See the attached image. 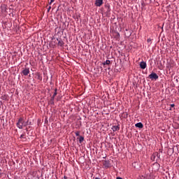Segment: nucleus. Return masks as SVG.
<instances>
[{
    "mask_svg": "<svg viewBox=\"0 0 179 179\" xmlns=\"http://www.w3.org/2000/svg\"><path fill=\"white\" fill-rule=\"evenodd\" d=\"M95 179H100V178H95Z\"/></svg>",
    "mask_w": 179,
    "mask_h": 179,
    "instance_id": "nucleus-26",
    "label": "nucleus"
},
{
    "mask_svg": "<svg viewBox=\"0 0 179 179\" xmlns=\"http://www.w3.org/2000/svg\"><path fill=\"white\" fill-rule=\"evenodd\" d=\"M36 78L38 80H43V76H41V74L40 73H36Z\"/></svg>",
    "mask_w": 179,
    "mask_h": 179,
    "instance_id": "nucleus-8",
    "label": "nucleus"
},
{
    "mask_svg": "<svg viewBox=\"0 0 179 179\" xmlns=\"http://www.w3.org/2000/svg\"><path fill=\"white\" fill-rule=\"evenodd\" d=\"M24 136H25L24 134H22V135L20 136V138H25Z\"/></svg>",
    "mask_w": 179,
    "mask_h": 179,
    "instance_id": "nucleus-21",
    "label": "nucleus"
},
{
    "mask_svg": "<svg viewBox=\"0 0 179 179\" xmlns=\"http://www.w3.org/2000/svg\"><path fill=\"white\" fill-rule=\"evenodd\" d=\"M146 66H147L146 62H141L140 63V68H141V69H146Z\"/></svg>",
    "mask_w": 179,
    "mask_h": 179,
    "instance_id": "nucleus-4",
    "label": "nucleus"
},
{
    "mask_svg": "<svg viewBox=\"0 0 179 179\" xmlns=\"http://www.w3.org/2000/svg\"><path fill=\"white\" fill-rule=\"evenodd\" d=\"M76 135L77 136H80V131L76 132Z\"/></svg>",
    "mask_w": 179,
    "mask_h": 179,
    "instance_id": "nucleus-18",
    "label": "nucleus"
},
{
    "mask_svg": "<svg viewBox=\"0 0 179 179\" xmlns=\"http://www.w3.org/2000/svg\"><path fill=\"white\" fill-rule=\"evenodd\" d=\"M95 5L96 6H101L103 5V0H96Z\"/></svg>",
    "mask_w": 179,
    "mask_h": 179,
    "instance_id": "nucleus-5",
    "label": "nucleus"
},
{
    "mask_svg": "<svg viewBox=\"0 0 179 179\" xmlns=\"http://www.w3.org/2000/svg\"><path fill=\"white\" fill-rule=\"evenodd\" d=\"M55 0H50V2L49 3V5H51V3H52V2H54Z\"/></svg>",
    "mask_w": 179,
    "mask_h": 179,
    "instance_id": "nucleus-20",
    "label": "nucleus"
},
{
    "mask_svg": "<svg viewBox=\"0 0 179 179\" xmlns=\"http://www.w3.org/2000/svg\"><path fill=\"white\" fill-rule=\"evenodd\" d=\"M57 41H58V45L59 47L64 46V41L62 40L61 39L59 40L58 38H57Z\"/></svg>",
    "mask_w": 179,
    "mask_h": 179,
    "instance_id": "nucleus-6",
    "label": "nucleus"
},
{
    "mask_svg": "<svg viewBox=\"0 0 179 179\" xmlns=\"http://www.w3.org/2000/svg\"><path fill=\"white\" fill-rule=\"evenodd\" d=\"M111 64V62L110 60H106L103 63V65H110Z\"/></svg>",
    "mask_w": 179,
    "mask_h": 179,
    "instance_id": "nucleus-15",
    "label": "nucleus"
},
{
    "mask_svg": "<svg viewBox=\"0 0 179 179\" xmlns=\"http://www.w3.org/2000/svg\"><path fill=\"white\" fill-rule=\"evenodd\" d=\"M135 127H136V128H143V124L138 122L135 124Z\"/></svg>",
    "mask_w": 179,
    "mask_h": 179,
    "instance_id": "nucleus-7",
    "label": "nucleus"
},
{
    "mask_svg": "<svg viewBox=\"0 0 179 179\" xmlns=\"http://www.w3.org/2000/svg\"><path fill=\"white\" fill-rule=\"evenodd\" d=\"M55 99V96L52 95V96L50 99V104H54V99Z\"/></svg>",
    "mask_w": 179,
    "mask_h": 179,
    "instance_id": "nucleus-16",
    "label": "nucleus"
},
{
    "mask_svg": "<svg viewBox=\"0 0 179 179\" xmlns=\"http://www.w3.org/2000/svg\"><path fill=\"white\" fill-rule=\"evenodd\" d=\"M111 11V9L110 8V4H106V14L108 15L110 12Z\"/></svg>",
    "mask_w": 179,
    "mask_h": 179,
    "instance_id": "nucleus-9",
    "label": "nucleus"
},
{
    "mask_svg": "<svg viewBox=\"0 0 179 179\" xmlns=\"http://www.w3.org/2000/svg\"><path fill=\"white\" fill-rule=\"evenodd\" d=\"M154 167H157V170H159V169H160V164L157 162H155L154 164H153Z\"/></svg>",
    "mask_w": 179,
    "mask_h": 179,
    "instance_id": "nucleus-12",
    "label": "nucleus"
},
{
    "mask_svg": "<svg viewBox=\"0 0 179 179\" xmlns=\"http://www.w3.org/2000/svg\"><path fill=\"white\" fill-rule=\"evenodd\" d=\"M83 141H85V137L80 136V138H79V143H82V142H83Z\"/></svg>",
    "mask_w": 179,
    "mask_h": 179,
    "instance_id": "nucleus-14",
    "label": "nucleus"
},
{
    "mask_svg": "<svg viewBox=\"0 0 179 179\" xmlns=\"http://www.w3.org/2000/svg\"><path fill=\"white\" fill-rule=\"evenodd\" d=\"M176 106V105L174 104V103H172V104H171V107H175Z\"/></svg>",
    "mask_w": 179,
    "mask_h": 179,
    "instance_id": "nucleus-22",
    "label": "nucleus"
},
{
    "mask_svg": "<svg viewBox=\"0 0 179 179\" xmlns=\"http://www.w3.org/2000/svg\"><path fill=\"white\" fill-rule=\"evenodd\" d=\"M147 41H148V43H150L152 41V40L151 39H148Z\"/></svg>",
    "mask_w": 179,
    "mask_h": 179,
    "instance_id": "nucleus-23",
    "label": "nucleus"
},
{
    "mask_svg": "<svg viewBox=\"0 0 179 179\" xmlns=\"http://www.w3.org/2000/svg\"><path fill=\"white\" fill-rule=\"evenodd\" d=\"M0 108H1V105H0Z\"/></svg>",
    "mask_w": 179,
    "mask_h": 179,
    "instance_id": "nucleus-27",
    "label": "nucleus"
},
{
    "mask_svg": "<svg viewBox=\"0 0 179 179\" xmlns=\"http://www.w3.org/2000/svg\"><path fill=\"white\" fill-rule=\"evenodd\" d=\"M116 179H122L121 177H117Z\"/></svg>",
    "mask_w": 179,
    "mask_h": 179,
    "instance_id": "nucleus-25",
    "label": "nucleus"
},
{
    "mask_svg": "<svg viewBox=\"0 0 179 179\" xmlns=\"http://www.w3.org/2000/svg\"><path fill=\"white\" fill-rule=\"evenodd\" d=\"M148 78L151 79V80H157L159 79V76L155 72L151 73L149 76Z\"/></svg>",
    "mask_w": 179,
    "mask_h": 179,
    "instance_id": "nucleus-2",
    "label": "nucleus"
},
{
    "mask_svg": "<svg viewBox=\"0 0 179 179\" xmlns=\"http://www.w3.org/2000/svg\"><path fill=\"white\" fill-rule=\"evenodd\" d=\"M156 156H157V157H160V155H159V153L156 152L155 154L152 155L151 157L152 160H155V159L156 158Z\"/></svg>",
    "mask_w": 179,
    "mask_h": 179,
    "instance_id": "nucleus-10",
    "label": "nucleus"
},
{
    "mask_svg": "<svg viewBox=\"0 0 179 179\" xmlns=\"http://www.w3.org/2000/svg\"><path fill=\"white\" fill-rule=\"evenodd\" d=\"M104 167H110V164L107 161H104L103 162Z\"/></svg>",
    "mask_w": 179,
    "mask_h": 179,
    "instance_id": "nucleus-13",
    "label": "nucleus"
},
{
    "mask_svg": "<svg viewBox=\"0 0 179 179\" xmlns=\"http://www.w3.org/2000/svg\"><path fill=\"white\" fill-rule=\"evenodd\" d=\"M30 73V69L29 68H25L23 71H22V74L24 76H27V75H29Z\"/></svg>",
    "mask_w": 179,
    "mask_h": 179,
    "instance_id": "nucleus-3",
    "label": "nucleus"
},
{
    "mask_svg": "<svg viewBox=\"0 0 179 179\" xmlns=\"http://www.w3.org/2000/svg\"><path fill=\"white\" fill-rule=\"evenodd\" d=\"M29 125V120L24 122L23 117H20L17 122V127L19 129H23V127H27Z\"/></svg>",
    "mask_w": 179,
    "mask_h": 179,
    "instance_id": "nucleus-1",
    "label": "nucleus"
},
{
    "mask_svg": "<svg viewBox=\"0 0 179 179\" xmlns=\"http://www.w3.org/2000/svg\"><path fill=\"white\" fill-rule=\"evenodd\" d=\"M57 89L55 90V92L53 94V97H55V96H57Z\"/></svg>",
    "mask_w": 179,
    "mask_h": 179,
    "instance_id": "nucleus-17",
    "label": "nucleus"
},
{
    "mask_svg": "<svg viewBox=\"0 0 179 179\" xmlns=\"http://www.w3.org/2000/svg\"><path fill=\"white\" fill-rule=\"evenodd\" d=\"M64 179H68V177L64 176Z\"/></svg>",
    "mask_w": 179,
    "mask_h": 179,
    "instance_id": "nucleus-24",
    "label": "nucleus"
},
{
    "mask_svg": "<svg viewBox=\"0 0 179 179\" xmlns=\"http://www.w3.org/2000/svg\"><path fill=\"white\" fill-rule=\"evenodd\" d=\"M50 10H51V6H50L48 8V12H50Z\"/></svg>",
    "mask_w": 179,
    "mask_h": 179,
    "instance_id": "nucleus-19",
    "label": "nucleus"
},
{
    "mask_svg": "<svg viewBox=\"0 0 179 179\" xmlns=\"http://www.w3.org/2000/svg\"><path fill=\"white\" fill-rule=\"evenodd\" d=\"M112 129H113V132H115L116 131H119L120 127H118V126H113L112 127Z\"/></svg>",
    "mask_w": 179,
    "mask_h": 179,
    "instance_id": "nucleus-11",
    "label": "nucleus"
}]
</instances>
